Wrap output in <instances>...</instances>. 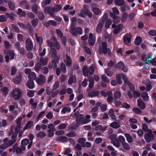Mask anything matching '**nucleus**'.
Segmentation results:
<instances>
[{
	"label": "nucleus",
	"mask_w": 156,
	"mask_h": 156,
	"mask_svg": "<svg viewBox=\"0 0 156 156\" xmlns=\"http://www.w3.org/2000/svg\"><path fill=\"white\" fill-rule=\"evenodd\" d=\"M142 42V39L140 37L137 36L134 41L136 45H140Z\"/></svg>",
	"instance_id": "ea45409f"
},
{
	"label": "nucleus",
	"mask_w": 156,
	"mask_h": 156,
	"mask_svg": "<svg viewBox=\"0 0 156 156\" xmlns=\"http://www.w3.org/2000/svg\"><path fill=\"white\" fill-rule=\"evenodd\" d=\"M82 72L83 74L85 76L87 77L89 76V73L88 68L87 66L84 65L83 67Z\"/></svg>",
	"instance_id": "a211bd4d"
},
{
	"label": "nucleus",
	"mask_w": 156,
	"mask_h": 156,
	"mask_svg": "<svg viewBox=\"0 0 156 156\" xmlns=\"http://www.w3.org/2000/svg\"><path fill=\"white\" fill-rule=\"evenodd\" d=\"M101 78L102 80L105 83H108L109 82V80L105 75H102L101 76Z\"/></svg>",
	"instance_id": "864d4df0"
},
{
	"label": "nucleus",
	"mask_w": 156,
	"mask_h": 156,
	"mask_svg": "<svg viewBox=\"0 0 156 156\" xmlns=\"http://www.w3.org/2000/svg\"><path fill=\"white\" fill-rule=\"evenodd\" d=\"M118 140L119 142L122 144L125 142V138L122 135L119 136L118 137Z\"/></svg>",
	"instance_id": "3c124183"
},
{
	"label": "nucleus",
	"mask_w": 156,
	"mask_h": 156,
	"mask_svg": "<svg viewBox=\"0 0 156 156\" xmlns=\"http://www.w3.org/2000/svg\"><path fill=\"white\" fill-rule=\"evenodd\" d=\"M55 12H58L60 11L62 8V5H57L55 7H53Z\"/></svg>",
	"instance_id": "de8ad7c7"
},
{
	"label": "nucleus",
	"mask_w": 156,
	"mask_h": 156,
	"mask_svg": "<svg viewBox=\"0 0 156 156\" xmlns=\"http://www.w3.org/2000/svg\"><path fill=\"white\" fill-rule=\"evenodd\" d=\"M86 141V139L84 138L81 137L79 138L78 142L80 144L82 147H85L84 144Z\"/></svg>",
	"instance_id": "a878e982"
},
{
	"label": "nucleus",
	"mask_w": 156,
	"mask_h": 156,
	"mask_svg": "<svg viewBox=\"0 0 156 156\" xmlns=\"http://www.w3.org/2000/svg\"><path fill=\"white\" fill-rule=\"evenodd\" d=\"M7 18L6 16L4 15L0 16V22H5L7 20Z\"/></svg>",
	"instance_id": "6e6d98bb"
},
{
	"label": "nucleus",
	"mask_w": 156,
	"mask_h": 156,
	"mask_svg": "<svg viewBox=\"0 0 156 156\" xmlns=\"http://www.w3.org/2000/svg\"><path fill=\"white\" fill-rule=\"evenodd\" d=\"M75 29L73 30H69V32L72 35L74 36H76L78 34L80 35L82 34L83 30L81 27H77L75 28Z\"/></svg>",
	"instance_id": "20e7f679"
},
{
	"label": "nucleus",
	"mask_w": 156,
	"mask_h": 156,
	"mask_svg": "<svg viewBox=\"0 0 156 156\" xmlns=\"http://www.w3.org/2000/svg\"><path fill=\"white\" fill-rule=\"evenodd\" d=\"M27 87L30 89H32L34 87V83L32 80L28 81L27 84Z\"/></svg>",
	"instance_id": "4be33fe9"
},
{
	"label": "nucleus",
	"mask_w": 156,
	"mask_h": 156,
	"mask_svg": "<svg viewBox=\"0 0 156 156\" xmlns=\"http://www.w3.org/2000/svg\"><path fill=\"white\" fill-rule=\"evenodd\" d=\"M27 95L29 97H32L34 95V91L33 90H29L27 93Z\"/></svg>",
	"instance_id": "a18cd8bd"
},
{
	"label": "nucleus",
	"mask_w": 156,
	"mask_h": 156,
	"mask_svg": "<svg viewBox=\"0 0 156 156\" xmlns=\"http://www.w3.org/2000/svg\"><path fill=\"white\" fill-rule=\"evenodd\" d=\"M56 140L63 143L67 142L68 140V138L66 136L62 135L58 136L56 138Z\"/></svg>",
	"instance_id": "f3484780"
},
{
	"label": "nucleus",
	"mask_w": 156,
	"mask_h": 156,
	"mask_svg": "<svg viewBox=\"0 0 156 156\" xmlns=\"http://www.w3.org/2000/svg\"><path fill=\"white\" fill-rule=\"evenodd\" d=\"M51 0H45L44 1H43L41 5L42 7L45 6L49 4L51 2Z\"/></svg>",
	"instance_id": "13d9d810"
},
{
	"label": "nucleus",
	"mask_w": 156,
	"mask_h": 156,
	"mask_svg": "<svg viewBox=\"0 0 156 156\" xmlns=\"http://www.w3.org/2000/svg\"><path fill=\"white\" fill-rule=\"evenodd\" d=\"M110 126L113 128L116 129L119 128L120 126V125L117 122H113L110 124Z\"/></svg>",
	"instance_id": "393cba45"
},
{
	"label": "nucleus",
	"mask_w": 156,
	"mask_h": 156,
	"mask_svg": "<svg viewBox=\"0 0 156 156\" xmlns=\"http://www.w3.org/2000/svg\"><path fill=\"white\" fill-rule=\"evenodd\" d=\"M123 80L124 83L129 86V87L130 90L132 91H134L135 90V87L134 85L130 81L127 80V78L126 77L125 78L124 76H123Z\"/></svg>",
	"instance_id": "9b49d317"
},
{
	"label": "nucleus",
	"mask_w": 156,
	"mask_h": 156,
	"mask_svg": "<svg viewBox=\"0 0 156 156\" xmlns=\"http://www.w3.org/2000/svg\"><path fill=\"white\" fill-rule=\"evenodd\" d=\"M76 121L77 124L79 125L81 124L83 125L88 123L86 119H84V117L82 114H80L76 117Z\"/></svg>",
	"instance_id": "f03ea898"
},
{
	"label": "nucleus",
	"mask_w": 156,
	"mask_h": 156,
	"mask_svg": "<svg viewBox=\"0 0 156 156\" xmlns=\"http://www.w3.org/2000/svg\"><path fill=\"white\" fill-rule=\"evenodd\" d=\"M1 90L5 94H7L9 91L8 88L6 87H4L3 88H2Z\"/></svg>",
	"instance_id": "680f3d73"
},
{
	"label": "nucleus",
	"mask_w": 156,
	"mask_h": 156,
	"mask_svg": "<svg viewBox=\"0 0 156 156\" xmlns=\"http://www.w3.org/2000/svg\"><path fill=\"white\" fill-rule=\"evenodd\" d=\"M88 69L89 73L90 75H93L94 71V67L93 66H91L89 68H88Z\"/></svg>",
	"instance_id": "603ef678"
},
{
	"label": "nucleus",
	"mask_w": 156,
	"mask_h": 156,
	"mask_svg": "<svg viewBox=\"0 0 156 156\" xmlns=\"http://www.w3.org/2000/svg\"><path fill=\"white\" fill-rule=\"evenodd\" d=\"M27 29H28L30 33H31L34 30V29L33 28L32 26L31 25L30 23H27L26 25V27Z\"/></svg>",
	"instance_id": "4d7b16f0"
},
{
	"label": "nucleus",
	"mask_w": 156,
	"mask_h": 156,
	"mask_svg": "<svg viewBox=\"0 0 156 156\" xmlns=\"http://www.w3.org/2000/svg\"><path fill=\"white\" fill-rule=\"evenodd\" d=\"M104 23L100 22H99L97 25L96 31L98 33H100L102 31V27L104 25Z\"/></svg>",
	"instance_id": "2eb2a0df"
},
{
	"label": "nucleus",
	"mask_w": 156,
	"mask_h": 156,
	"mask_svg": "<svg viewBox=\"0 0 156 156\" xmlns=\"http://www.w3.org/2000/svg\"><path fill=\"white\" fill-rule=\"evenodd\" d=\"M99 91L96 89H93L91 91L88 93L89 97L91 98L95 97L99 95Z\"/></svg>",
	"instance_id": "ddd939ff"
},
{
	"label": "nucleus",
	"mask_w": 156,
	"mask_h": 156,
	"mask_svg": "<svg viewBox=\"0 0 156 156\" xmlns=\"http://www.w3.org/2000/svg\"><path fill=\"white\" fill-rule=\"evenodd\" d=\"M26 147L25 146L22 145L20 146V147H18V144L17 143L13 146L14 150L13 152L16 151L17 153H21L23 151H24L25 150Z\"/></svg>",
	"instance_id": "423d86ee"
},
{
	"label": "nucleus",
	"mask_w": 156,
	"mask_h": 156,
	"mask_svg": "<svg viewBox=\"0 0 156 156\" xmlns=\"http://www.w3.org/2000/svg\"><path fill=\"white\" fill-rule=\"evenodd\" d=\"M25 47L28 51H31L33 49V42L29 38H27L26 40Z\"/></svg>",
	"instance_id": "6e6552de"
},
{
	"label": "nucleus",
	"mask_w": 156,
	"mask_h": 156,
	"mask_svg": "<svg viewBox=\"0 0 156 156\" xmlns=\"http://www.w3.org/2000/svg\"><path fill=\"white\" fill-rule=\"evenodd\" d=\"M46 79L45 76L42 74L39 76V78H37L36 79V82L39 85H42L46 82Z\"/></svg>",
	"instance_id": "9d476101"
},
{
	"label": "nucleus",
	"mask_w": 156,
	"mask_h": 156,
	"mask_svg": "<svg viewBox=\"0 0 156 156\" xmlns=\"http://www.w3.org/2000/svg\"><path fill=\"white\" fill-rule=\"evenodd\" d=\"M137 105L142 109H144L145 108V103L141 99H138L137 100Z\"/></svg>",
	"instance_id": "dca6fc26"
},
{
	"label": "nucleus",
	"mask_w": 156,
	"mask_h": 156,
	"mask_svg": "<svg viewBox=\"0 0 156 156\" xmlns=\"http://www.w3.org/2000/svg\"><path fill=\"white\" fill-rule=\"evenodd\" d=\"M40 62V63L43 66L47 65L48 62V59L47 58L41 57Z\"/></svg>",
	"instance_id": "6ab92c4d"
},
{
	"label": "nucleus",
	"mask_w": 156,
	"mask_h": 156,
	"mask_svg": "<svg viewBox=\"0 0 156 156\" xmlns=\"http://www.w3.org/2000/svg\"><path fill=\"white\" fill-rule=\"evenodd\" d=\"M22 73L20 72H19L18 73L16 74V76L13 79V82L16 84L20 83L22 81Z\"/></svg>",
	"instance_id": "0eeeda50"
},
{
	"label": "nucleus",
	"mask_w": 156,
	"mask_h": 156,
	"mask_svg": "<svg viewBox=\"0 0 156 156\" xmlns=\"http://www.w3.org/2000/svg\"><path fill=\"white\" fill-rule=\"evenodd\" d=\"M123 147L125 150L128 151L130 149L129 145L127 143L125 142L122 144Z\"/></svg>",
	"instance_id": "8fccbe9b"
},
{
	"label": "nucleus",
	"mask_w": 156,
	"mask_h": 156,
	"mask_svg": "<svg viewBox=\"0 0 156 156\" xmlns=\"http://www.w3.org/2000/svg\"><path fill=\"white\" fill-rule=\"evenodd\" d=\"M107 44L105 42H103L102 43V47H100L98 49V53L101 55L103 53L104 54H106L107 53Z\"/></svg>",
	"instance_id": "39448f33"
},
{
	"label": "nucleus",
	"mask_w": 156,
	"mask_h": 156,
	"mask_svg": "<svg viewBox=\"0 0 156 156\" xmlns=\"http://www.w3.org/2000/svg\"><path fill=\"white\" fill-rule=\"evenodd\" d=\"M66 125L65 123H62L58 126L57 128L59 129H65L66 127Z\"/></svg>",
	"instance_id": "052dcab7"
},
{
	"label": "nucleus",
	"mask_w": 156,
	"mask_h": 156,
	"mask_svg": "<svg viewBox=\"0 0 156 156\" xmlns=\"http://www.w3.org/2000/svg\"><path fill=\"white\" fill-rule=\"evenodd\" d=\"M41 68V64L40 62H37L35 64V70L37 72H38Z\"/></svg>",
	"instance_id": "7c9ffc66"
},
{
	"label": "nucleus",
	"mask_w": 156,
	"mask_h": 156,
	"mask_svg": "<svg viewBox=\"0 0 156 156\" xmlns=\"http://www.w3.org/2000/svg\"><path fill=\"white\" fill-rule=\"evenodd\" d=\"M85 52L87 54L91 55V51L90 49L87 47H85L84 48Z\"/></svg>",
	"instance_id": "0e129e2a"
},
{
	"label": "nucleus",
	"mask_w": 156,
	"mask_h": 156,
	"mask_svg": "<svg viewBox=\"0 0 156 156\" xmlns=\"http://www.w3.org/2000/svg\"><path fill=\"white\" fill-rule=\"evenodd\" d=\"M121 75H123V77L124 76V77H125V76L122 74H118L116 76V80L117 82L120 85H121L122 83V82L121 80ZM126 77H125V78Z\"/></svg>",
	"instance_id": "aec40b11"
},
{
	"label": "nucleus",
	"mask_w": 156,
	"mask_h": 156,
	"mask_svg": "<svg viewBox=\"0 0 156 156\" xmlns=\"http://www.w3.org/2000/svg\"><path fill=\"white\" fill-rule=\"evenodd\" d=\"M12 28L16 33H19L20 32V30L17 26H16L14 24H12Z\"/></svg>",
	"instance_id": "338daca9"
},
{
	"label": "nucleus",
	"mask_w": 156,
	"mask_h": 156,
	"mask_svg": "<svg viewBox=\"0 0 156 156\" xmlns=\"http://www.w3.org/2000/svg\"><path fill=\"white\" fill-rule=\"evenodd\" d=\"M120 18L119 16H116L113 19V22L115 23H117L120 22Z\"/></svg>",
	"instance_id": "e2e57ef3"
},
{
	"label": "nucleus",
	"mask_w": 156,
	"mask_h": 156,
	"mask_svg": "<svg viewBox=\"0 0 156 156\" xmlns=\"http://www.w3.org/2000/svg\"><path fill=\"white\" fill-rule=\"evenodd\" d=\"M46 134L44 132H39L36 135V136L39 138H43L45 137Z\"/></svg>",
	"instance_id": "c03bdc74"
},
{
	"label": "nucleus",
	"mask_w": 156,
	"mask_h": 156,
	"mask_svg": "<svg viewBox=\"0 0 156 156\" xmlns=\"http://www.w3.org/2000/svg\"><path fill=\"white\" fill-rule=\"evenodd\" d=\"M28 78L30 80H34L36 78V75L34 72H32L28 75Z\"/></svg>",
	"instance_id": "72a5a7b5"
},
{
	"label": "nucleus",
	"mask_w": 156,
	"mask_h": 156,
	"mask_svg": "<svg viewBox=\"0 0 156 156\" xmlns=\"http://www.w3.org/2000/svg\"><path fill=\"white\" fill-rule=\"evenodd\" d=\"M48 128L50 129L47 131L48 133H50L51 132H55L56 130V129L55 128V126L53 124H49L48 126Z\"/></svg>",
	"instance_id": "412c9836"
},
{
	"label": "nucleus",
	"mask_w": 156,
	"mask_h": 156,
	"mask_svg": "<svg viewBox=\"0 0 156 156\" xmlns=\"http://www.w3.org/2000/svg\"><path fill=\"white\" fill-rule=\"evenodd\" d=\"M31 23L32 26L34 27H35L38 23V20L37 18H35L32 20Z\"/></svg>",
	"instance_id": "37998d69"
},
{
	"label": "nucleus",
	"mask_w": 156,
	"mask_h": 156,
	"mask_svg": "<svg viewBox=\"0 0 156 156\" xmlns=\"http://www.w3.org/2000/svg\"><path fill=\"white\" fill-rule=\"evenodd\" d=\"M59 82L58 81L55 82L53 87V90H55L57 89L59 87Z\"/></svg>",
	"instance_id": "bf43d9fd"
},
{
	"label": "nucleus",
	"mask_w": 156,
	"mask_h": 156,
	"mask_svg": "<svg viewBox=\"0 0 156 156\" xmlns=\"http://www.w3.org/2000/svg\"><path fill=\"white\" fill-rule=\"evenodd\" d=\"M116 136V135L112 134L110 136L109 139L111 140L112 143L113 145L119 148L120 147V143Z\"/></svg>",
	"instance_id": "7ed1b4c3"
},
{
	"label": "nucleus",
	"mask_w": 156,
	"mask_h": 156,
	"mask_svg": "<svg viewBox=\"0 0 156 156\" xmlns=\"http://www.w3.org/2000/svg\"><path fill=\"white\" fill-rule=\"evenodd\" d=\"M30 143V140L28 139H23L21 142V144L22 145H26Z\"/></svg>",
	"instance_id": "a19ab883"
},
{
	"label": "nucleus",
	"mask_w": 156,
	"mask_h": 156,
	"mask_svg": "<svg viewBox=\"0 0 156 156\" xmlns=\"http://www.w3.org/2000/svg\"><path fill=\"white\" fill-rule=\"evenodd\" d=\"M84 14L86 15H87L88 17L91 18L92 17V14L90 11L88 9H86L84 11Z\"/></svg>",
	"instance_id": "09e8293b"
},
{
	"label": "nucleus",
	"mask_w": 156,
	"mask_h": 156,
	"mask_svg": "<svg viewBox=\"0 0 156 156\" xmlns=\"http://www.w3.org/2000/svg\"><path fill=\"white\" fill-rule=\"evenodd\" d=\"M124 135L128 143H131L133 142V139L132 137L129 133H125L124 134Z\"/></svg>",
	"instance_id": "2f4dec72"
},
{
	"label": "nucleus",
	"mask_w": 156,
	"mask_h": 156,
	"mask_svg": "<svg viewBox=\"0 0 156 156\" xmlns=\"http://www.w3.org/2000/svg\"><path fill=\"white\" fill-rule=\"evenodd\" d=\"M22 92L20 89L19 88H15L12 90L11 92L12 97L15 98V100H19L22 96Z\"/></svg>",
	"instance_id": "f257e3e1"
},
{
	"label": "nucleus",
	"mask_w": 156,
	"mask_h": 156,
	"mask_svg": "<svg viewBox=\"0 0 156 156\" xmlns=\"http://www.w3.org/2000/svg\"><path fill=\"white\" fill-rule=\"evenodd\" d=\"M92 11L96 15H99L101 12V10L96 7H93Z\"/></svg>",
	"instance_id": "b1692460"
},
{
	"label": "nucleus",
	"mask_w": 156,
	"mask_h": 156,
	"mask_svg": "<svg viewBox=\"0 0 156 156\" xmlns=\"http://www.w3.org/2000/svg\"><path fill=\"white\" fill-rule=\"evenodd\" d=\"M51 56L53 58H55L57 55V53L56 50L55 48H52L51 49Z\"/></svg>",
	"instance_id": "5fc2aeb1"
},
{
	"label": "nucleus",
	"mask_w": 156,
	"mask_h": 156,
	"mask_svg": "<svg viewBox=\"0 0 156 156\" xmlns=\"http://www.w3.org/2000/svg\"><path fill=\"white\" fill-rule=\"evenodd\" d=\"M128 17V15L126 12H123L121 17V21L122 22L126 21Z\"/></svg>",
	"instance_id": "e433bc0d"
},
{
	"label": "nucleus",
	"mask_w": 156,
	"mask_h": 156,
	"mask_svg": "<svg viewBox=\"0 0 156 156\" xmlns=\"http://www.w3.org/2000/svg\"><path fill=\"white\" fill-rule=\"evenodd\" d=\"M8 5L9 8L12 11H14L15 9V6L14 4L12 1H9L8 2Z\"/></svg>",
	"instance_id": "473e14b6"
},
{
	"label": "nucleus",
	"mask_w": 156,
	"mask_h": 156,
	"mask_svg": "<svg viewBox=\"0 0 156 156\" xmlns=\"http://www.w3.org/2000/svg\"><path fill=\"white\" fill-rule=\"evenodd\" d=\"M105 73L107 76H111L113 75V72L111 68L108 67L107 69H105Z\"/></svg>",
	"instance_id": "bb28decb"
},
{
	"label": "nucleus",
	"mask_w": 156,
	"mask_h": 156,
	"mask_svg": "<svg viewBox=\"0 0 156 156\" xmlns=\"http://www.w3.org/2000/svg\"><path fill=\"white\" fill-rule=\"evenodd\" d=\"M71 110V108L70 107H67L65 106L64 107L61 111V113L65 114L66 112H70Z\"/></svg>",
	"instance_id": "4c0bfd02"
},
{
	"label": "nucleus",
	"mask_w": 156,
	"mask_h": 156,
	"mask_svg": "<svg viewBox=\"0 0 156 156\" xmlns=\"http://www.w3.org/2000/svg\"><path fill=\"white\" fill-rule=\"evenodd\" d=\"M132 35L130 34H126L124 37L123 41L125 44L127 45L130 43Z\"/></svg>",
	"instance_id": "f8f14e48"
},
{
	"label": "nucleus",
	"mask_w": 156,
	"mask_h": 156,
	"mask_svg": "<svg viewBox=\"0 0 156 156\" xmlns=\"http://www.w3.org/2000/svg\"><path fill=\"white\" fill-rule=\"evenodd\" d=\"M142 129L145 132H147L148 130L147 125L145 123L143 124L142 125Z\"/></svg>",
	"instance_id": "774afa93"
},
{
	"label": "nucleus",
	"mask_w": 156,
	"mask_h": 156,
	"mask_svg": "<svg viewBox=\"0 0 156 156\" xmlns=\"http://www.w3.org/2000/svg\"><path fill=\"white\" fill-rule=\"evenodd\" d=\"M133 111L136 114H140L142 113V111L138 108H134L132 109Z\"/></svg>",
	"instance_id": "49530a36"
},
{
	"label": "nucleus",
	"mask_w": 156,
	"mask_h": 156,
	"mask_svg": "<svg viewBox=\"0 0 156 156\" xmlns=\"http://www.w3.org/2000/svg\"><path fill=\"white\" fill-rule=\"evenodd\" d=\"M66 60H64V62L66 63V65L67 67H70L72 63V60L70 57L67 54L66 55Z\"/></svg>",
	"instance_id": "4468645a"
},
{
	"label": "nucleus",
	"mask_w": 156,
	"mask_h": 156,
	"mask_svg": "<svg viewBox=\"0 0 156 156\" xmlns=\"http://www.w3.org/2000/svg\"><path fill=\"white\" fill-rule=\"evenodd\" d=\"M60 68L62 73H65L66 72V69L65 64L63 62H62L60 64Z\"/></svg>",
	"instance_id": "f704fd0d"
},
{
	"label": "nucleus",
	"mask_w": 156,
	"mask_h": 156,
	"mask_svg": "<svg viewBox=\"0 0 156 156\" xmlns=\"http://www.w3.org/2000/svg\"><path fill=\"white\" fill-rule=\"evenodd\" d=\"M108 18V14L105 12L103 15L101 22L105 23V20H107Z\"/></svg>",
	"instance_id": "69168bd1"
},
{
	"label": "nucleus",
	"mask_w": 156,
	"mask_h": 156,
	"mask_svg": "<svg viewBox=\"0 0 156 156\" xmlns=\"http://www.w3.org/2000/svg\"><path fill=\"white\" fill-rule=\"evenodd\" d=\"M114 2L115 5L119 6H122L125 3L124 0H114Z\"/></svg>",
	"instance_id": "cd10ccee"
},
{
	"label": "nucleus",
	"mask_w": 156,
	"mask_h": 156,
	"mask_svg": "<svg viewBox=\"0 0 156 156\" xmlns=\"http://www.w3.org/2000/svg\"><path fill=\"white\" fill-rule=\"evenodd\" d=\"M44 12L45 13L49 14L51 16H53L55 15V11L53 8L51 6L45 7L44 9Z\"/></svg>",
	"instance_id": "1a4fd4ad"
},
{
	"label": "nucleus",
	"mask_w": 156,
	"mask_h": 156,
	"mask_svg": "<svg viewBox=\"0 0 156 156\" xmlns=\"http://www.w3.org/2000/svg\"><path fill=\"white\" fill-rule=\"evenodd\" d=\"M37 16L39 19L41 21L43 20L45 18V16L44 14L41 11L38 12Z\"/></svg>",
	"instance_id": "58836bf2"
},
{
	"label": "nucleus",
	"mask_w": 156,
	"mask_h": 156,
	"mask_svg": "<svg viewBox=\"0 0 156 156\" xmlns=\"http://www.w3.org/2000/svg\"><path fill=\"white\" fill-rule=\"evenodd\" d=\"M141 96L143 98L144 100L145 101H147L149 100V97L146 92H143L141 94Z\"/></svg>",
	"instance_id": "c85d7f7f"
},
{
	"label": "nucleus",
	"mask_w": 156,
	"mask_h": 156,
	"mask_svg": "<svg viewBox=\"0 0 156 156\" xmlns=\"http://www.w3.org/2000/svg\"><path fill=\"white\" fill-rule=\"evenodd\" d=\"M114 68L115 69H121L123 67H125V64L122 61L119 62L117 65L114 66Z\"/></svg>",
	"instance_id": "5701e85b"
},
{
	"label": "nucleus",
	"mask_w": 156,
	"mask_h": 156,
	"mask_svg": "<svg viewBox=\"0 0 156 156\" xmlns=\"http://www.w3.org/2000/svg\"><path fill=\"white\" fill-rule=\"evenodd\" d=\"M33 123V122L31 121H28L25 126L23 128V130H26L28 128L30 129V128L32 126Z\"/></svg>",
	"instance_id": "c756f323"
},
{
	"label": "nucleus",
	"mask_w": 156,
	"mask_h": 156,
	"mask_svg": "<svg viewBox=\"0 0 156 156\" xmlns=\"http://www.w3.org/2000/svg\"><path fill=\"white\" fill-rule=\"evenodd\" d=\"M121 94L119 91H116L114 94V99H119L120 98Z\"/></svg>",
	"instance_id": "79ce46f5"
},
{
	"label": "nucleus",
	"mask_w": 156,
	"mask_h": 156,
	"mask_svg": "<svg viewBox=\"0 0 156 156\" xmlns=\"http://www.w3.org/2000/svg\"><path fill=\"white\" fill-rule=\"evenodd\" d=\"M32 11L35 13H37L38 12V5L37 4L35 3L33 4L32 7Z\"/></svg>",
	"instance_id": "c9c22d12"
}]
</instances>
